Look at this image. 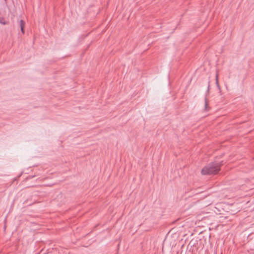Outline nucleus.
<instances>
[{
	"mask_svg": "<svg viewBox=\"0 0 254 254\" xmlns=\"http://www.w3.org/2000/svg\"><path fill=\"white\" fill-rule=\"evenodd\" d=\"M222 165L221 162H211L202 169L201 174L204 175L216 174L220 170V167Z\"/></svg>",
	"mask_w": 254,
	"mask_h": 254,
	"instance_id": "f257e3e1",
	"label": "nucleus"
},
{
	"mask_svg": "<svg viewBox=\"0 0 254 254\" xmlns=\"http://www.w3.org/2000/svg\"><path fill=\"white\" fill-rule=\"evenodd\" d=\"M19 26H20V28H24L25 22H24V21L23 20L21 19L19 21Z\"/></svg>",
	"mask_w": 254,
	"mask_h": 254,
	"instance_id": "f03ea898",
	"label": "nucleus"
},
{
	"mask_svg": "<svg viewBox=\"0 0 254 254\" xmlns=\"http://www.w3.org/2000/svg\"><path fill=\"white\" fill-rule=\"evenodd\" d=\"M216 84L217 85V87L220 89V86H219V82H218V74H217L216 75Z\"/></svg>",
	"mask_w": 254,
	"mask_h": 254,
	"instance_id": "7ed1b4c3",
	"label": "nucleus"
},
{
	"mask_svg": "<svg viewBox=\"0 0 254 254\" xmlns=\"http://www.w3.org/2000/svg\"><path fill=\"white\" fill-rule=\"evenodd\" d=\"M0 23L3 25H5L6 24L5 22L4 19L1 17H0Z\"/></svg>",
	"mask_w": 254,
	"mask_h": 254,
	"instance_id": "20e7f679",
	"label": "nucleus"
},
{
	"mask_svg": "<svg viewBox=\"0 0 254 254\" xmlns=\"http://www.w3.org/2000/svg\"><path fill=\"white\" fill-rule=\"evenodd\" d=\"M207 101H206V98H205V110H207Z\"/></svg>",
	"mask_w": 254,
	"mask_h": 254,
	"instance_id": "39448f33",
	"label": "nucleus"
},
{
	"mask_svg": "<svg viewBox=\"0 0 254 254\" xmlns=\"http://www.w3.org/2000/svg\"><path fill=\"white\" fill-rule=\"evenodd\" d=\"M20 29H21V32H22V33L23 34H24V28H20Z\"/></svg>",
	"mask_w": 254,
	"mask_h": 254,
	"instance_id": "423d86ee",
	"label": "nucleus"
},
{
	"mask_svg": "<svg viewBox=\"0 0 254 254\" xmlns=\"http://www.w3.org/2000/svg\"><path fill=\"white\" fill-rule=\"evenodd\" d=\"M209 87H210V85H209V84L208 85V88H207V92H209Z\"/></svg>",
	"mask_w": 254,
	"mask_h": 254,
	"instance_id": "0eeeda50",
	"label": "nucleus"
}]
</instances>
